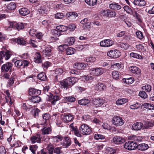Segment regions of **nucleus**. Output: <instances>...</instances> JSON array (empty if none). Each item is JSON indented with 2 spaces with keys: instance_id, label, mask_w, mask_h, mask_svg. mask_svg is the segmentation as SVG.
<instances>
[{
  "instance_id": "obj_53",
  "label": "nucleus",
  "mask_w": 154,
  "mask_h": 154,
  "mask_svg": "<svg viewBox=\"0 0 154 154\" xmlns=\"http://www.w3.org/2000/svg\"><path fill=\"white\" fill-rule=\"evenodd\" d=\"M47 11L45 5L42 6L41 7L40 9L39 10V13L42 14H45L47 12Z\"/></svg>"
},
{
  "instance_id": "obj_49",
  "label": "nucleus",
  "mask_w": 154,
  "mask_h": 154,
  "mask_svg": "<svg viewBox=\"0 0 154 154\" xmlns=\"http://www.w3.org/2000/svg\"><path fill=\"white\" fill-rule=\"evenodd\" d=\"M15 81V78L13 77L11 78L8 81L7 86L8 87H10L14 83Z\"/></svg>"
},
{
  "instance_id": "obj_25",
  "label": "nucleus",
  "mask_w": 154,
  "mask_h": 154,
  "mask_svg": "<svg viewBox=\"0 0 154 154\" xmlns=\"http://www.w3.org/2000/svg\"><path fill=\"white\" fill-rule=\"evenodd\" d=\"M51 118L50 115L48 113H45L42 115V121L41 125H43L46 124L47 121Z\"/></svg>"
},
{
  "instance_id": "obj_15",
  "label": "nucleus",
  "mask_w": 154,
  "mask_h": 154,
  "mask_svg": "<svg viewBox=\"0 0 154 154\" xmlns=\"http://www.w3.org/2000/svg\"><path fill=\"white\" fill-rule=\"evenodd\" d=\"M93 103L96 107H99L102 105L104 102V100L99 98L93 99Z\"/></svg>"
},
{
  "instance_id": "obj_50",
  "label": "nucleus",
  "mask_w": 154,
  "mask_h": 154,
  "mask_svg": "<svg viewBox=\"0 0 154 154\" xmlns=\"http://www.w3.org/2000/svg\"><path fill=\"white\" fill-rule=\"evenodd\" d=\"M94 139L97 140H103L105 139V136L102 134H95L94 136Z\"/></svg>"
},
{
  "instance_id": "obj_52",
  "label": "nucleus",
  "mask_w": 154,
  "mask_h": 154,
  "mask_svg": "<svg viewBox=\"0 0 154 154\" xmlns=\"http://www.w3.org/2000/svg\"><path fill=\"white\" fill-rule=\"evenodd\" d=\"M67 48H68V45H67L65 44L59 46L58 47V48L60 51H66Z\"/></svg>"
},
{
  "instance_id": "obj_63",
  "label": "nucleus",
  "mask_w": 154,
  "mask_h": 154,
  "mask_svg": "<svg viewBox=\"0 0 154 154\" xmlns=\"http://www.w3.org/2000/svg\"><path fill=\"white\" fill-rule=\"evenodd\" d=\"M153 125L152 122H146L144 125V127L146 129H148L153 127Z\"/></svg>"
},
{
  "instance_id": "obj_59",
  "label": "nucleus",
  "mask_w": 154,
  "mask_h": 154,
  "mask_svg": "<svg viewBox=\"0 0 154 154\" xmlns=\"http://www.w3.org/2000/svg\"><path fill=\"white\" fill-rule=\"evenodd\" d=\"M139 96L142 98H146L147 97V95L144 91H141L139 92Z\"/></svg>"
},
{
  "instance_id": "obj_27",
  "label": "nucleus",
  "mask_w": 154,
  "mask_h": 154,
  "mask_svg": "<svg viewBox=\"0 0 154 154\" xmlns=\"http://www.w3.org/2000/svg\"><path fill=\"white\" fill-rule=\"evenodd\" d=\"M149 148L148 145L146 143H141L139 145L137 144V148L139 150L141 151H145L147 150Z\"/></svg>"
},
{
  "instance_id": "obj_39",
  "label": "nucleus",
  "mask_w": 154,
  "mask_h": 154,
  "mask_svg": "<svg viewBox=\"0 0 154 154\" xmlns=\"http://www.w3.org/2000/svg\"><path fill=\"white\" fill-rule=\"evenodd\" d=\"M37 77L40 80L42 81H45L46 79V76L45 73L41 72L38 74Z\"/></svg>"
},
{
  "instance_id": "obj_58",
  "label": "nucleus",
  "mask_w": 154,
  "mask_h": 154,
  "mask_svg": "<svg viewBox=\"0 0 154 154\" xmlns=\"http://www.w3.org/2000/svg\"><path fill=\"white\" fill-rule=\"evenodd\" d=\"M29 43L30 45L31 46L34 48H36L37 47V42L34 40L30 39L29 41Z\"/></svg>"
},
{
  "instance_id": "obj_60",
  "label": "nucleus",
  "mask_w": 154,
  "mask_h": 154,
  "mask_svg": "<svg viewBox=\"0 0 154 154\" xmlns=\"http://www.w3.org/2000/svg\"><path fill=\"white\" fill-rule=\"evenodd\" d=\"M136 34L137 37L139 39H141L143 38V36L142 32L138 31L136 32Z\"/></svg>"
},
{
  "instance_id": "obj_47",
  "label": "nucleus",
  "mask_w": 154,
  "mask_h": 154,
  "mask_svg": "<svg viewBox=\"0 0 154 154\" xmlns=\"http://www.w3.org/2000/svg\"><path fill=\"white\" fill-rule=\"evenodd\" d=\"M96 59L95 57H87L85 59V61L89 63H93L95 61Z\"/></svg>"
},
{
  "instance_id": "obj_4",
  "label": "nucleus",
  "mask_w": 154,
  "mask_h": 154,
  "mask_svg": "<svg viewBox=\"0 0 154 154\" xmlns=\"http://www.w3.org/2000/svg\"><path fill=\"white\" fill-rule=\"evenodd\" d=\"M9 24V27L16 29L18 31L23 29L24 28V24L22 23H17L15 22H11Z\"/></svg>"
},
{
  "instance_id": "obj_45",
  "label": "nucleus",
  "mask_w": 154,
  "mask_h": 154,
  "mask_svg": "<svg viewBox=\"0 0 154 154\" xmlns=\"http://www.w3.org/2000/svg\"><path fill=\"white\" fill-rule=\"evenodd\" d=\"M116 152L115 149L111 147H108L106 150V152L107 154H114Z\"/></svg>"
},
{
  "instance_id": "obj_18",
  "label": "nucleus",
  "mask_w": 154,
  "mask_h": 154,
  "mask_svg": "<svg viewBox=\"0 0 154 154\" xmlns=\"http://www.w3.org/2000/svg\"><path fill=\"white\" fill-rule=\"evenodd\" d=\"M73 119V116L69 113H65L63 117V121L66 123L71 121Z\"/></svg>"
},
{
  "instance_id": "obj_3",
  "label": "nucleus",
  "mask_w": 154,
  "mask_h": 154,
  "mask_svg": "<svg viewBox=\"0 0 154 154\" xmlns=\"http://www.w3.org/2000/svg\"><path fill=\"white\" fill-rule=\"evenodd\" d=\"M112 123L116 127L122 125L125 122L124 121L122 118L118 116H114L112 120Z\"/></svg>"
},
{
  "instance_id": "obj_2",
  "label": "nucleus",
  "mask_w": 154,
  "mask_h": 154,
  "mask_svg": "<svg viewBox=\"0 0 154 154\" xmlns=\"http://www.w3.org/2000/svg\"><path fill=\"white\" fill-rule=\"evenodd\" d=\"M48 154H53V152L56 154H60L62 153L61 147H54L52 144H50L48 145Z\"/></svg>"
},
{
  "instance_id": "obj_17",
  "label": "nucleus",
  "mask_w": 154,
  "mask_h": 154,
  "mask_svg": "<svg viewBox=\"0 0 154 154\" xmlns=\"http://www.w3.org/2000/svg\"><path fill=\"white\" fill-rule=\"evenodd\" d=\"M12 40L13 42H15L20 45H24L26 43V42L24 39L21 37L13 38Z\"/></svg>"
},
{
  "instance_id": "obj_21",
  "label": "nucleus",
  "mask_w": 154,
  "mask_h": 154,
  "mask_svg": "<svg viewBox=\"0 0 154 154\" xmlns=\"http://www.w3.org/2000/svg\"><path fill=\"white\" fill-rule=\"evenodd\" d=\"M130 71L132 73L139 75L141 72V70L137 67L132 66L129 67Z\"/></svg>"
},
{
  "instance_id": "obj_7",
  "label": "nucleus",
  "mask_w": 154,
  "mask_h": 154,
  "mask_svg": "<svg viewBox=\"0 0 154 154\" xmlns=\"http://www.w3.org/2000/svg\"><path fill=\"white\" fill-rule=\"evenodd\" d=\"M100 13L102 15L106 17H114L116 15V13L115 11L109 9L103 10Z\"/></svg>"
},
{
  "instance_id": "obj_61",
  "label": "nucleus",
  "mask_w": 154,
  "mask_h": 154,
  "mask_svg": "<svg viewBox=\"0 0 154 154\" xmlns=\"http://www.w3.org/2000/svg\"><path fill=\"white\" fill-rule=\"evenodd\" d=\"M112 75L113 78L115 79H118L119 78V73L116 71H113L112 73Z\"/></svg>"
},
{
  "instance_id": "obj_51",
  "label": "nucleus",
  "mask_w": 154,
  "mask_h": 154,
  "mask_svg": "<svg viewBox=\"0 0 154 154\" xmlns=\"http://www.w3.org/2000/svg\"><path fill=\"white\" fill-rule=\"evenodd\" d=\"M143 90L146 91L147 92H149L151 89V86L149 85H147L142 87Z\"/></svg>"
},
{
  "instance_id": "obj_40",
  "label": "nucleus",
  "mask_w": 154,
  "mask_h": 154,
  "mask_svg": "<svg viewBox=\"0 0 154 154\" xmlns=\"http://www.w3.org/2000/svg\"><path fill=\"white\" fill-rule=\"evenodd\" d=\"M75 51V49L73 48L69 47H68L66 50V54L67 55H71L73 54Z\"/></svg>"
},
{
  "instance_id": "obj_48",
  "label": "nucleus",
  "mask_w": 154,
  "mask_h": 154,
  "mask_svg": "<svg viewBox=\"0 0 154 154\" xmlns=\"http://www.w3.org/2000/svg\"><path fill=\"white\" fill-rule=\"evenodd\" d=\"M39 112V110L37 108H35L32 111V113L35 117H38V116Z\"/></svg>"
},
{
  "instance_id": "obj_11",
  "label": "nucleus",
  "mask_w": 154,
  "mask_h": 154,
  "mask_svg": "<svg viewBox=\"0 0 154 154\" xmlns=\"http://www.w3.org/2000/svg\"><path fill=\"white\" fill-rule=\"evenodd\" d=\"M107 55L110 57L116 58L120 56V52L117 50H111L107 52Z\"/></svg>"
},
{
  "instance_id": "obj_57",
  "label": "nucleus",
  "mask_w": 154,
  "mask_h": 154,
  "mask_svg": "<svg viewBox=\"0 0 154 154\" xmlns=\"http://www.w3.org/2000/svg\"><path fill=\"white\" fill-rule=\"evenodd\" d=\"M52 32L54 35L57 36H59L61 34V32L57 29H53L52 30Z\"/></svg>"
},
{
  "instance_id": "obj_41",
  "label": "nucleus",
  "mask_w": 154,
  "mask_h": 154,
  "mask_svg": "<svg viewBox=\"0 0 154 154\" xmlns=\"http://www.w3.org/2000/svg\"><path fill=\"white\" fill-rule=\"evenodd\" d=\"M56 29L60 31V32H61L66 31L68 29V28L66 26L60 25L57 26Z\"/></svg>"
},
{
  "instance_id": "obj_55",
  "label": "nucleus",
  "mask_w": 154,
  "mask_h": 154,
  "mask_svg": "<svg viewBox=\"0 0 154 154\" xmlns=\"http://www.w3.org/2000/svg\"><path fill=\"white\" fill-rule=\"evenodd\" d=\"M141 106V104L137 103L135 104L130 105V108L132 109H137L139 108Z\"/></svg>"
},
{
  "instance_id": "obj_35",
  "label": "nucleus",
  "mask_w": 154,
  "mask_h": 154,
  "mask_svg": "<svg viewBox=\"0 0 154 154\" xmlns=\"http://www.w3.org/2000/svg\"><path fill=\"white\" fill-rule=\"evenodd\" d=\"M75 41V39L73 37H70L66 39L65 42L67 44V45H71L74 43Z\"/></svg>"
},
{
  "instance_id": "obj_12",
  "label": "nucleus",
  "mask_w": 154,
  "mask_h": 154,
  "mask_svg": "<svg viewBox=\"0 0 154 154\" xmlns=\"http://www.w3.org/2000/svg\"><path fill=\"white\" fill-rule=\"evenodd\" d=\"M47 100L48 101H49L52 104L55 105L56 102L60 100V98L57 95H54L50 94L49 96H48Z\"/></svg>"
},
{
  "instance_id": "obj_38",
  "label": "nucleus",
  "mask_w": 154,
  "mask_h": 154,
  "mask_svg": "<svg viewBox=\"0 0 154 154\" xmlns=\"http://www.w3.org/2000/svg\"><path fill=\"white\" fill-rule=\"evenodd\" d=\"M130 55L131 57L139 59H142L143 58L142 55L137 53L131 52L130 53Z\"/></svg>"
},
{
  "instance_id": "obj_1",
  "label": "nucleus",
  "mask_w": 154,
  "mask_h": 154,
  "mask_svg": "<svg viewBox=\"0 0 154 154\" xmlns=\"http://www.w3.org/2000/svg\"><path fill=\"white\" fill-rule=\"evenodd\" d=\"M76 81L74 78L70 77L60 81L61 87L66 89L71 88L75 83Z\"/></svg>"
},
{
  "instance_id": "obj_9",
  "label": "nucleus",
  "mask_w": 154,
  "mask_h": 154,
  "mask_svg": "<svg viewBox=\"0 0 154 154\" xmlns=\"http://www.w3.org/2000/svg\"><path fill=\"white\" fill-rule=\"evenodd\" d=\"M90 74L94 76H98L102 74L103 72V70L102 68H93L90 69Z\"/></svg>"
},
{
  "instance_id": "obj_56",
  "label": "nucleus",
  "mask_w": 154,
  "mask_h": 154,
  "mask_svg": "<svg viewBox=\"0 0 154 154\" xmlns=\"http://www.w3.org/2000/svg\"><path fill=\"white\" fill-rule=\"evenodd\" d=\"M65 99L66 101L71 102H74L75 100V98L72 96L65 97Z\"/></svg>"
},
{
  "instance_id": "obj_64",
  "label": "nucleus",
  "mask_w": 154,
  "mask_h": 154,
  "mask_svg": "<svg viewBox=\"0 0 154 154\" xmlns=\"http://www.w3.org/2000/svg\"><path fill=\"white\" fill-rule=\"evenodd\" d=\"M37 32L35 29H32L29 30V33L30 35L32 36H35Z\"/></svg>"
},
{
  "instance_id": "obj_29",
  "label": "nucleus",
  "mask_w": 154,
  "mask_h": 154,
  "mask_svg": "<svg viewBox=\"0 0 154 154\" xmlns=\"http://www.w3.org/2000/svg\"><path fill=\"white\" fill-rule=\"evenodd\" d=\"M20 14L22 16H25L29 13V11L26 8H22L19 9Z\"/></svg>"
},
{
  "instance_id": "obj_28",
  "label": "nucleus",
  "mask_w": 154,
  "mask_h": 154,
  "mask_svg": "<svg viewBox=\"0 0 154 154\" xmlns=\"http://www.w3.org/2000/svg\"><path fill=\"white\" fill-rule=\"evenodd\" d=\"M95 88L97 91H103L106 88V86L103 84L99 83L96 84Z\"/></svg>"
},
{
  "instance_id": "obj_46",
  "label": "nucleus",
  "mask_w": 154,
  "mask_h": 154,
  "mask_svg": "<svg viewBox=\"0 0 154 154\" xmlns=\"http://www.w3.org/2000/svg\"><path fill=\"white\" fill-rule=\"evenodd\" d=\"M51 138L53 139L54 142H58L61 141L63 139V137L60 135H57L55 136H52Z\"/></svg>"
},
{
  "instance_id": "obj_32",
  "label": "nucleus",
  "mask_w": 154,
  "mask_h": 154,
  "mask_svg": "<svg viewBox=\"0 0 154 154\" xmlns=\"http://www.w3.org/2000/svg\"><path fill=\"white\" fill-rule=\"evenodd\" d=\"M43 55L45 56H50L51 54V49L50 48H47L42 51Z\"/></svg>"
},
{
  "instance_id": "obj_43",
  "label": "nucleus",
  "mask_w": 154,
  "mask_h": 154,
  "mask_svg": "<svg viewBox=\"0 0 154 154\" xmlns=\"http://www.w3.org/2000/svg\"><path fill=\"white\" fill-rule=\"evenodd\" d=\"M42 131L44 134H48L51 131V129L50 127H45L42 129Z\"/></svg>"
},
{
  "instance_id": "obj_42",
  "label": "nucleus",
  "mask_w": 154,
  "mask_h": 154,
  "mask_svg": "<svg viewBox=\"0 0 154 154\" xmlns=\"http://www.w3.org/2000/svg\"><path fill=\"white\" fill-rule=\"evenodd\" d=\"M85 2L91 6H93L96 4L97 0H85Z\"/></svg>"
},
{
  "instance_id": "obj_19",
  "label": "nucleus",
  "mask_w": 154,
  "mask_h": 154,
  "mask_svg": "<svg viewBox=\"0 0 154 154\" xmlns=\"http://www.w3.org/2000/svg\"><path fill=\"white\" fill-rule=\"evenodd\" d=\"M112 140L114 143L118 144H122L125 141V140L124 138L119 136L114 137Z\"/></svg>"
},
{
  "instance_id": "obj_14",
  "label": "nucleus",
  "mask_w": 154,
  "mask_h": 154,
  "mask_svg": "<svg viewBox=\"0 0 154 154\" xmlns=\"http://www.w3.org/2000/svg\"><path fill=\"white\" fill-rule=\"evenodd\" d=\"M0 55L1 57L5 60H8L12 55V53L8 51H0Z\"/></svg>"
},
{
  "instance_id": "obj_13",
  "label": "nucleus",
  "mask_w": 154,
  "mask_h": 154,
  "mask_svg": "<svg viewBox=\"0 0 154 154\" xmlns=\"http://www.w3.org/2000/svg\"><path fill=\"white\" fill-rule=\"evenodd\" d=\"M114 42L112 40L107 39L103 40L100 42V46L103 47H109L112 45Z\"/></svg>"
},
{
  "instance_id": "obj_62",
  "label": "nucleus",
  "mask_w": 154,
  "mask_h": 154,
  "mask_svg": "<svg viewBox=\"0 0 154 154\" xmlns=\"http://www.w3.org/2000/svg\"><path fill=\"white\" fill-rule=\"evenodd\" d=\"M38 55L35 57L34 59L36 63H40L42 62V60L41 58V56L39 53H38Z\"/></svg>"
},
{
  "instance_id": "obj_33",
  "label": "nucleus",
  "mask_w": 154,
  "mask_h": 154,
  "mask_svg": "<svg viewBox=\"0 0 154 154\" xmlns=\"http://www.w3.org/2000/svg\"><path fill=\"white\" fill-rule=\"evenodd\" d=\"M128 101V100L125 98L119 99L116 101V104L117 105H121L126 103Z\"/></svg>"
},
{
  "instance_id": "obj_37",
  "label": "nucleus",
  "mask_w": 154,
  "mask_h": 154,
  "mask_svg": "<svg viewBox=\"0 0 154 154\" xmlns=\"http://www.w3.org/2000/svg\"><path fill=\"white\" fill-rule=\"evenodd\" d=\"M16 7L17 5L15 3L11 2L7 5V8L10 11H13L16 8Z\"/></svg>"
},
{
  "instance_id": "obj_44",
  "label": "nucleus",
  "mask_w": 154,
  "mask_h": 154,
  "mask_svg": "<svg viewBox=\"0 0 154 154\" xmlns=\"http://www.w3.org/2000/svg\"><path fill=\"white\" fill-rule=\"evenodd\" d=\"M122 80L124 82L128 84H131L134 82L133 79L131 77L127 79H123Z\"/></svg>"
},
{
  "instance_id": "obj_26",
  "label": "nucleus",
  "mask_w": 154,
  "mask_h": 154,
  "mask_svg": "<svg viewBox=\"0 0 154 154\" xmlns=\"http://www.w3.org/2000/svg\"><path fill=\"white\" fill-rule=\"evenodd\" d=\"M133 3L135 5L140 7L144 6L146 5V3L144 0H134Z\"/></svg>"
},
{
  "instance_id": "obj_5",
  "label": "nucleus",
  "mask_w": 154,
  "mask_h": 154,
  "mask_svg": "<svg viewBox=\"0 0 154 154\" xmlns=\"http://www.w3.org/2000/svg\"><path fill=\"white\" fill-rule=\"evenodd\" d=\"M79 130L84 135H89L91 132V128L85 124L82 125L80 127Z\"/></svg>"
},
{
  "instance_id": "obj_16",
  "label": "nucleus",
  "mask_w": 154,
  "mask_h": 154,
  "mask_svg": "<svg viewBox=\"0 0 154 154\" xmlns=\"http://www.w3.org/2000/svg\"><path fill=\"white\" fill-rule=\"evenodd\" d=\"M71 144L70 138L68 137H65L63 139L62 144L65 148H67Z\"/></svg>"
},
{
  "instance_id": "obj_22",
  "label": "nucleus",
  "mask_w": 154,
  "mask_h": 154,
  "mask_svg": "<svg viewBox=\"0 0 154 154\" xmlns=\"http://www.w3.org/2000/svg\"><path fill=\"white\" fill-rule=\"evenodd\" d=\"M143 124L140 122H137L134 123L132 126V129L134 130H139L143 127Z\"/></svg>"
},
{
  "instance_id": "obj_36",
  "label": "nucleus",
  "mask_w": 154,
  "mask_h": 154,
  "mask_svg": "<svg viewBox=\"0 0 154 154\" xmlns=\"http://www.w3.org/2000/svg\"><path fill=\"white\" fill-rule=\"evenodd\" d=\"M90 102V100L88 99L84 98L79 100L78 103L81 105L85 106L89 103Z\"/></svg>"
},
{
  "instance_id": "obj_31",
  "label": "nucleus",
  "mask_w": 154,
  "mask_h": 154,
  "mask_svg": "<svg viewBox=\"0 0 154 154\" xmlns=\"http://www.w3.org/2000/svg\"><path fill=\"white\" fill-rule=\"evenodd\" d=\"M77 16V13L74 12H68L65 15V17L67 18H72L73 19H75Z\"/></svg>"
},
{
  "instance_id": "obj_54",
  "label": "nucleus",
  "mask_w": 154,
  "mask_h": 154,
  "mask_svg": "<svg viewBox=\"0 0 154 154\" xmlns=\"http://www.w3.org/2000/svg\"><path fill=\"white\" fill-rule=\"evenodd\" d=\"M63 72V70L61 68H57L55 70V73L57 75V76L62 74Z\"/></svg>"
},
{
  "instance_id": "obj_30",
  "label": "nucleus",
  "mask_w": 154,
  "mask_h": 154,
  "mask_svg": "<svg viewBox=\"0 0 154 154\" xmlns=\"http://www.w3.org/2000/svg\"><path fill=\"white\" fill-rule=\"evenodd\" d=\"M36 96L31 97L29 98V100L31 102L33 103H36L39 102L41 100V98L40 97L38 96V95H36Z\"/></svg>"
},
{
  "instance_id": "obj_24",
  "label": "nucleus",
  "mask_w": 154,
  "mask_h": 154,
  "mask_svg": "<svg viewBox=\"0 0 154 154\" xmlns=\"http://www.w3.org/2000/svg\"><path fill=\"white\" fill-rule=\"evenodd\" d=\"M86 66V65L83 63H76L74 65V67L79 70L83 69Z\"/></svg>"
},
{
  "instance_id": "obj_8",
  "label": "nucleus",
  "mask_w": 154,
  "mask_h": 154,
  "mask_svg": "<svg viewBox=\"0 0 154 154\" xmlns=\"http://www.w3.org/2000/svg\"><path fill=\"white\" fill-rule=\"evenodd\" d=\"M137 144L134 141H128L125 143L124 147L126 149L129 150H133L137 148Z\"/></svg>"
},
{
  "instance_id": "obj_23",
  "label": "nucleus",
  "mask_w": 154,
  "mask_h": 154,
  "mask_svg": "<svg viewBox=\"0 0 154 154\" xmlns=\"http://www.w3.org/2000/svg\"><path fill=\"white\" fill-rule=\"evenodd\" d=\"M30 140L32 143H34L36 142L40 143L41 137L39 134H36L31 137Z\"/></svg>"
},
{
  "instance_id": "obj_6",
  "label": "nucleus",
  "mask_w": 154,
  "mask_h": 154,
  "mask_svg": "<svg viewBox=\"0 0 154 154\" xmlns=\"http://www.w3.org/2000/svg\"><path fill=\"white\" fill-rule=\"evenodd\" d=\"M13 66V64L11 62H7L2 66L1 71L3 72H11Z\"/></svg>"
},
{
  "instance_id": "obj_34",
  "label": "nucleus",
  "mask_w": 154,
  "mask_h": 154,
  "mask_svg": "<svg viewBox=\"0 0 154 154\" xmlns=\"http://www.w3.org/2000/svg\"><path fill=\"white\" fill-rule=\"evenodd\" d=\"M109 8L111 9L118 10L121 8V6L118 3H112L110 4Z\"/></svg>"
},
{
  "instance_id": "obj_20",
  "label": "nucleus",
  "mask_w": 154,
  "mask_h": 154,
  "mask_svg": "<svg viewBox=\"0 0 154 154\" xmlns=\"http://www.w3.org/2000/svg\"><path fill=\"white\" fill-rule=\"evenodd\" d=\"M41 93L40 90L35 89L34 88H30L28 91L29 94L30 96L33 95H39Z\"/></svg>"
},
{
  "instance_id": "obj_10",
  "label": "nucleus",
  "mask_w": 154,
  "mask_h": 154,
  "mask_svg": "<svg viewBox=\"0 0 154 154\" xmlns=\"http://www.w3.org/2000/svg\"><path fill=\"white\" fill-rule=\"evenodd\" d=\"M29 64V62L25 60H18L14 62V65L17 68H20L22 66H23V67L25 68Z\"/></svg>"
}]
</instances>
